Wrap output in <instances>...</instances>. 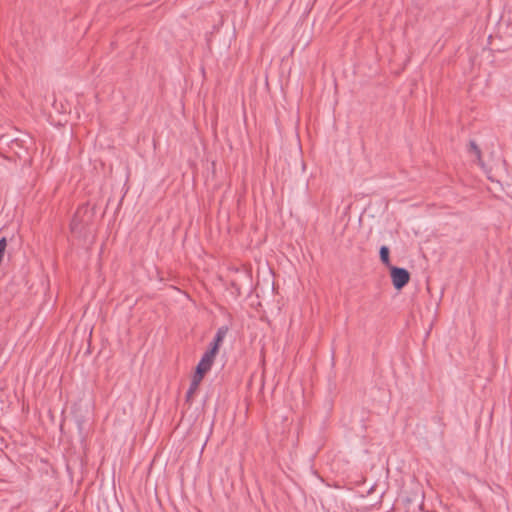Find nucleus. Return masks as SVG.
<instances>
[{"label":"nucleus","instance_id":"obj_1","mask_svg":"<svg viewBox=\"0 0 512 512\" xmlns=\"http://www.w3.org/2000/svg\"><path fill=\"white\" fill-rule=\"evenodd\" d=\"M92 212L87 205H83L75 212L70 227L74 233H82L85 227L92 220Z\"/></svg>","mask_w":512,"mask_h":512},{"label":"nucleus","instance_id":"obj_2","mask_svg":"<svg viewBox=\"0 0 512 512\" xmlns=\"http://www.w3.org/2000/svg\"><path fill=\"white\" fill-rule=\"evenodd\" d=\"M392 284L395 289L401 290L410 280V273L405 268L390 267Z\"/></svg>","mask_w":512,"mask_h":512},{"label":"nucleus","instance_id":"obj_3","mask_svg":"<svg viewBox=\"0 0 512 512\" xmlns=\"http://www.w3.org/2000/svg\"><path fill=\"white\" fill-rule=\"evenodd\" d=\"M216 352L213 350L208 349L201 357L197 367L196 372H198L199 375H204L206 372H208L213 363L216 356Z\"/></svg>","mask_w":512,"mask_h":512},{"label":"nucleus","instance_id":"obj_4","mask_svg":"<svg viewBox=\"0 0 512 512\" xmlns=\"http://www.w3.org/2000/svg\"><path fill=\"white\" fill-rule=\"evenodd\" d=\"M228 332V327L222 326L219 327L216 331V334L213 338V341L209 344L210 350H213L214 352L218 353L219 347L221 343L223 342L224 338L226 337Z\"/></svg>","mask_w":512,"mask_h":512},{"label":"nucleus","instance_id":"obj_5","mask_svg":"<svg viewBox=\"0 0 512 512\" xmlns=\"http://www.w3.org/2000/svg\"><path fill=\"white\" fill-rule=\"evenodd\" d=\"M203 376L204 375H202V374L199 375L198 372L195 371V374L192 377L190 386H189V388H188V390L186 392L187 400H189L193 396V394L196 392V390L199 387V384H200L201 380L203 379Z\"/></svg>","mask_w":512,"mask_h":512},{"label":"nucleus","instance_id":"obj_6","mask_svg":"<svg viewBox=\"0 0 512 512\" xmlns=\"http://www.w3.org/2000/svg\"><path fill=\"white\" fill-rule=\"evenodd\" d=\"M389 253H390V250L388 248V246L386 245H382L380 247V250H379V256H380V260L381 262L387 266V267H392L391 264H390V258H389Z\"/></svg>","mask_w":512,"mask_h":512},{"label":"nucleus","instance_id":"obj_7","mask_svg":"<svg viewBox=\"0 0 512 512\" xmlns=\"http://www.w3.org/2000/svg\"><path fill=\"white\" fill-rule=\"evenodd\" d=\"M77 427H78L81 443H83V440L87 435V428L85 427L84 422L80 421V420H77Z\"/></svg>","mask_w":512,"mask_h":512},{"label":"nucleus","instance_id":"obj_8","mask_svg":"<svg viewBox=\"0 0 512 512\" xmlns=\"http://www.w3.org/2000/svg\"><path fill=\"white\" fill-rule=\"evenodd\" d=\"M470 148L471 150L475 153V155L480 158V149L478 148V146L476 145L475 142L471 141L470 142Z\"/></svg>","mask_w":512,"mask_h":512}]
</instances>
